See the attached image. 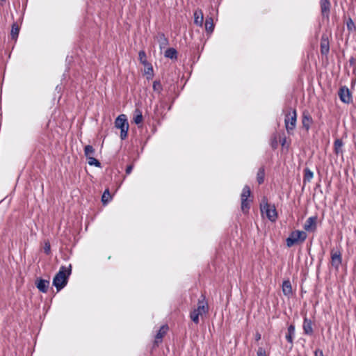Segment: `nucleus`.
I'll use <instances>...</instances> for the list:
<instances>
[{"instance_id":"nucleus-1","label":"nucleus","mask_w":356,"mask_h":356,"mask_svg":"<svg viewBox=\"0 0 356 356\" xmlns=\"http://www.w3.org/2000/svg\"><path fill=\"white\" fill-rule=\"evenodd\" d=\"M71 265L68 268L62 266L59 271L56 273L53 279V285L56 288L57 291H60L64 288L67 283L68 277L71 274Z\"/></svg>"},{"instance_id":"nucleus-2","label":"nucleus","mask_w":356,"mask_h":356,"mask_svg":"<svg viewBox=\"0 0 356 356\" xmlns=\"http://www.w3.org/2000/svg\"><path fill=\"white\" fill-rule=\"evenodd\" d=\"M307 238V234L303 231L296 230L292 232L289 236L286 238V245L292 247L296 243L303 242Z\"/></svg>"},{"instance_id":"nucleus-3","label":"nucleus","mask_w":356,"mask_h":356,"mask_svg":"<svg viewBox=\"0 0 356 356\" xmlns=\"http://www.w3.org/2000/svg\"><path fill=\"white\" fill-rule=\"evenodd\" d=\"M261 211L265 213L266 217L272 222L277 219V214L275 206L269 204L266 200H264L260 206Z\"/></svg>"},{"instance_id":"nucleus-4","label":"nucleus","mask_w":356,"mask_h":356,"mask_svg":"<svg viewBox=\"0 0 356 356\" xmlns=\"http://www.w3.org/2000/svg\"><path fill=\"white\" fill-rule=\"evenodd\" d=\"M297 120V114L296 109H293L291 112H289L286 115L284 122L286 129L289 133L293 130L296 127Z\"/></svg>"},{"instance_id":"nucleus-5","label":"nucleus","mask_w":356,"mask_h":356,"mask_svg":"<svg viewBox=\"0 0 356 356\" xmlns=\"http://www.w3.org/2000/svg\"><path fill=\"white\" fill-rule=\"evenodd\" d=\"M251 191L248 186H245L241 195V209L243 212L247 213L250 209V201L248 197L250 196Z\"/></svg>"},{"instance_id":"nucleus-6","label":"nucleus","mask_w":356,"mask_h":356,"mask_svg":"<svg viewBox=\"0 0 356 356\" xmlns=\"http://www.w3.org/2000/svg\"><path fill=\"white\" fill-rule=\"evenodd\" d=\"M339 97L340 100L345 103V104H349L352 102V97L350 92L349 89L346 87L343 86L341 87L339 90Z\"/></svg>"},{"instance_id":"nucleus-7","label":"nucleus","mask_w":356,"mask_h":356,"mask_svg":"<svg viewBox=\"0 0 356 356\" xmlns=\"http://www.w3.org/2000/svg\"><path fill=\"white\" fill-rule=\"evenodd\" d=\"M200 315L206 314L208 311L207 302L205 301V297L202 295L201 299L198 300L197 307L195 309Z\"/></svg>"},{"instance_id":"nucleus-8","label":"nucleus","mask_w":356,"mask_h":356,"mask_svg":"<svg viewBox=\"0 0 356 356\" xmlns=\"http://www.w3.org/2000/svg\"><path fill=\"white\" fill-rule=\"evenodd\" d=\"M115 126L118 129H129V124L125 115H120L115 121Z\"/></svg>"},{"instance_id":"nucleus-9","label":"nucleus","mask_w":356,"mask_h":356,"mask_svg":"<svg viewBox=\"0 0 356 356\" xmlns=\"http://www.w3.org/2000/svg\"><path fill=\"white\" fill-rule=\"evenodd\" d=\"M316 217H309L304 225V229L307 232H313L316 227Z\"/></svg>"},{"instance_id":"nucleus-10","label":"nucleus","mask_w":356,"mask_h":356,"mask_svg":"<svg viewBox=\"0 0 356 356\" xmlns=\"http://www.w3.org/2000/svg\"><path fill=\"white\" fill-rule=\"evenodd\" d=\"M35 285L40 292L47 293L49 286V281L40 278L36 280Z\"/></svg>"},{"instance_id":"nucleus-11","label":"nucleus","mask_w":356,"mask_h":356,"mask_svg":"<svg viewBox=\"0 0 356 356\" xmlns=\"http://www.w3.org/2000/svg\"><path fill=\"white\" fill-rule=\"evenodd\" d=\"M312 118L307 112H304L302 114V123L303 127L308 131L310 128V126L312 123Z\"/></svg>"},{"instance_id":"nucleus-12","label":"nucleus","mask_w":356,"mask_h":356,"mask_svg":"<svg viewBox=\"0 0 356 356\" xmlns=\"http://www.w3.org/2000/svg\"><path fill=\"white\" fill-rule=\"evenodd\" d=\"M303 330L305 334L311 335L313 333L312 323V321L305 318L303 322Z\"/></svg>"},{"instance_id":"nucleus-13","label":"nucleus","mask_w":356,"mask_h":356,"mask_svg":"<svg viewBox=\"0 0 356 356\" xmlns=\"http://www.w3.org/2000/svg\"><path fill=\"white\" fill-rule=\"evenodd\" d=\"M330 8V3L328 0H321V9L323 16H328Z\"/></svg>"},{"instance_id":"nucleus-14","label":"nucleus","mask_w":356,"mask_h":356,"mask_svg":"<svg viewBox=\"0 0 356 356\" xmlns=\"http://www.w3.org/2000/svg\"><path fill=\"white\" fill-rule=\"evenodd\" d=\"M168 330V327L167 325H163L161 327L160 330H159L158 333L156 335V339L154 341L156 344H158L161 341L162 338L166 334Z\"/></svg>"},{"instance_id":"nucleus-15","label":"nucleus","mask_w":356,"mask_h":356,"mask_svg":"<svg viewBox=\"0 0 356 356\" xmlns=\"http://www.w3.org/2000/svg\"><path fill=\"white\" fill-rule=\"evenodd\" d=\"M203 13L201 10H197L194 13V23L197 26H202L203 24Z\"/></svg>"},{"instance_id":"nucleus-16","label":"nucleus","mask_w":356,"mask_h":356,"mask_svg":"<svg viewBox=\"0 0 356 356\" xmlns=\"http://www.w3.org/2000/svg\"><path fill=\"white\" fill-rule=\"evenodd\" d=\"M332 264L338 268L341 263V254L339 252H332Z\"/></svg>"},{"instance_id":"nucleus-17","label":"nucleus","mask_w":356,"mask_h":356,"mask_svg":"<svg viewBox=\"0 0 356 356\" xmlns=\"http://www.w3.org/2000/svg\"><path fill=\"white\" fill-rule=\"evenodd\" d=\"M295 335V327L293 325H291L288 327L287 333L286 334V340L291 344L290 348H292L293 346V340Z\"/></svg>"},{"instance_id":"nucleus-18","label":"nucleus","mask_w":356,"mask_h":356,"mask_svg":"<svg viewBox=\"0 0 356 356\" xmlns=\"http://www.w3.org/2000/svg\"><path fill=\"white\" fill-rule=\"evenodd\" d=\"M282 291L283 293L286 296H289L292 293V287L291 284L289 280H286L283 282L282 284Z\"/></svg>"},{"instance_id":"nucleus-19","label":"nucleus","mask_w":356,"mask_h":356,"mask_svg":"<svg viewBox=\"0 0 356 356\" xmlns=\"http://www.w3.org/2000/svg\"><path fill=\"white\" fill-rule=\"evenodd\" d=\"M95 152V149L92 145H88L84 147V154L86 158L93 156Z\"/></svg>"},{"instance_id":"nucleus-20","label":"nucleus","mask_w":356,"mask_h":356,"mask_svg":"<svg viewBox=\"0 0 356 356\" xmlns=\"http://www.w3.org/2000/svg\"><path fill=\"white\" fill-rule=\"evenodd\" d=\"M177 51L174 48H169L165 52V56L171 59L177 58Z\"/></svg>"},{"instance_id":"nucleus-21","label":"nucleus","mask_w":356,"mask_h":356,"mask_svg":"<svg viewBox=\"0 0 356 356\" xmlns=\"http://www.w3.org/2000/svg\"><path fill=\"white\" fill-rule=\"evenodd\" d=\"M343 142L340 139H337L334 141V152L337 154L342 153Z\"/></svg>"},{"instance_id":"nucleus-22","label":"nucleus","mask_w":356,"mask_h":356,"mask_svg":"<svg viewBox=\"0 0 356 356\" xmlns=\"http://www.w3.org/2000/svg\"><path fill=\"white\" fill-rule=\"evenodd\" d=\"M205 29L208 32H212L213 31L214 25L211 17L206 19Z\"/></svg>"},{"instance_id":"nucleus-23","label":"nucleus","mask_w":356,"mask_h":356,"mask_svg":"<svg viewBox=\"0 0 356 356\" xmlns=\"http://www.w3.org/2000/svg\"><path fill=\"white\" fill-rule=\"evenodd\" d=\"M134 121L136 124H140L143 121L142 113L138 109L136 110V111H135Z\"/></svg>"},{"instance_id":"nucleus-24","label":"nucleus","mask_w":356,"mask_h":356,"mask_svg":"<svg viewBox=\"0 0 356 356\" xmlns=\"http://www.w3.org/2000/svg\"><path fill=\"white\" fill-rule=\"evenodd\" d=\"M145 74L147 75V79H152L153 76V67L150 63H147L146 66H145Z\"/></svg>"},{"instance_id":"nucleus-25","label":"nucleus","mask_w":356,"mask_h":356,"mask_svg":"<svg viewBox=\"0 0 356 356\" xmlns=\"http://www.w3.org/2000/svg\"><path fill=\"white\" fill-rule=\"evenodd\" d=\"M321 50L323 54H327L329 51V45L326 40L322 39L321 44Z\"/></svg>"},{"instance_id":"nucleus-26","label":"nucleus","mask_w":356,"mask_h":356,"mask_svg":"<svg viewBox=\"0 0 356 356\" xmlns=\"http://www.w3.org/2000/svg\"><path fill=\"white\" fill-rule=\"evenodd\" d=\"M111 199V196L109 192L108 189L105 190L104 192L102 197V201L104 204H106L109 202V200Z\"/></svg>"},{"instance_id":"nucleus-27","label":"nucleus","mask_w":356,"mask_h":356,"mask_svg":"<svg viewBox=\"0 0 356 356\" xmlns=\"http://www.w3.org/2000/svg\"><path fill=\"white\" fill-rule=\"evenodd\" d=\"M264 169L260 168L257 172V179L259 184H262L264 180Z\"/></svg>"},{"instance_id":"nucleus-28","label":"nucleus","mask_w":356,"mask_h":356,"mask_svg":"<svg viewBox=\"0 0 356 356\" xmlns=\"http://www.w3.org/2000/svg\"><path fill=\"white\" fill-rule=\"evenodd\" d=\"M138 57L140 62L144 65L146 66L147 65L148 62L146 58V54L144 51H140L138 54Z\"/></svg>"},{"instance_id":"nucleus-29","label":"nucleus","mask_w":356,"mask_h":356,"mask_svg":"<svg viewBox=\"0 0 356 356\" xmlns=\"http://www.w3.org/2000/svg\"><path fill=\"white\" fill-rule=\"evenodd\" d=\"M153 90L157 93H161L163 90L162 85L160 81H154L153 83Z\"/></svg>"},{"instance_id":"nucleus-30","label":"nucleus","mask_w":356,"mask_h":356,"mask_svg":"<svg viewBox=\"0 0 356 356\" xmlns=\"http://www.w3.org/2000/svg\"><path fill=\"white\" fill-rule=\"evenodd\" d=\"M314 174L313 172L308 168L305 170V175H304V181H310L313 178Z\"/></svg>"},{"instance_id":"nucleus-31","label":"nucleus","mask_w":356,"mask_h":356,"mask_svg":"<svg viewBox=\"0 0 356 356\" xmlns=\"http://www.w3.org/2000/svg\"><path fill=\"white\" fill-rule=\"evenodd\" d=\"M87 159H88V163L90 165H95L96 167L101 166L100 162L98 160H97L96 159H95L94 156L88 157V158H87Z\"/></svg>"},{"instance_id":"nucleus-32","label":"nucleus","mask_w":356,"mask_h":356,"mask_svg":"<svg viewBox=\"0 0 356 356\" xmlns=\"http://www.w3.org/2000/svg\"><path fill=\"white\" fill-rule=\"evenodd\" d=\"M200 316V314L195 309L192 311L191 312V315H190L191 320L196 324H197L199 323V316Z\"/></svg>"},{"instance_id":"nucleus-33","label":"nucleus","mask_w":356,"mask_h":356,"mask_svg":"<svg viewBox=\"0 0 356 356\" xmlns=\"http://www.w3.org/2000/svg\"><path fill=\"white\" fill-rule=\"evenodd\" d=\"M19 29L17 25L13 24L11 29V36L13 39H16L18 36Z\"/></svg>"},{"instance_id":"nucleus-34","label":"nucleus","mask_w":356,"mask_h":356,"mask_svg":"<svg viewBox=\"0 0 356 356\" xmlns=\"http://www.w3.org/2000/svg\"><path fill=\"white\" fill-rule=\"evenodd\" d=\"M347 28L349 31H353L355 29V24L350 18L347 22Z\"/></svg>"},{"instance_id":"nucleus-35","label":"nucleus","mask_w":356,"mask_h":356,"mask_svg":"<svg viewBox=\"0 0 356 356\" xmlns=\"http://www.w3.org/2000/svg\"><path fill=\"white\" fill-rule=\"evenodd\" d=\"M120 129L121 130V131H120V138H121L122 140H124L127 136V132H128L129 129L122 128V129Z\"/></svg>"},{"instance_id":"nucleus-36","label":"nucleus","mask_w":356,"mask_h":356,"mask_svg":"<svg viewBox=\"0 0 356 356\" xmlns=\"http://www.w3.org/2000/svg\"><path fill=\"white\" fill-rule=\"evenodd\" d=\"M50 250H51V246H50V244L48 242H46L44 243V252L47 254H49L50 253Z\"/></svg>"},{"instance_id":"nucleus-37","label":"nucleus","mask_w":356,"mask_h":356,"mask_svg":"<svg viewBox=\"0 0 356 356\" xmlns=\"http://www.w3.org/2000/svg\"><path fill=\"white\" fill-rule=\"evenodd\" d=\"M257 355L258 356H267L266 351L262 348H259L258 349Z\"/></svg>"},{"instance_id":"nucleus-38","label":"nucleus","mask_w":356,"mask_h":356,"mask_svg":"<svg viewBox=\"0 0 356 356\" xmlns=\"http://www.w3.org/2000/svg\"><path fill=\"white\" fill-rule=\"evenodd\" d=\"M160 38H161V40H162V41H161V44H163V45H165V44H167V42H168V40H167V39L165 38L164 35H163V34H161V35H160Z\"/></svg>"},{"instance_id":"nucleus-39","label":"nucleus","mask_w":356,"mask_h":356,"mask_svg":"<svg viewBox=\"0 0 356 356\" xmlns=\"http://www.w3.org/2000/svg\"><path fill=\"white\" fill-rule=\"evenodd\" d=\"M132 169H133V165H130L129 166H127V169H126V173L127 174H130L132 171Z\"/></svg>"},{"instance_id":"nucleus-40","label":"nucleus","mask_w":356,"mask_h":356,"mask_svg":"<svg viewBox=\"0 0 356 356\" xmlns=\"http://www.w3.org/2000/svg\"><path fill=\"white\" fill-rule=\"evenodd\" d=\"M315 356H323V353L322 350H316L314 353Z\"/></svg>"},{"instance_id":"nucleus-41","label":"nucleus","mask_w":356,"mask_h":356,"mask_svg":"<svg viewBox=\"0 0 356 356\" xmlns=\"http://www.w3.org/2000/svg\"><path fill=\"white\" fill-rule=\"evenodd\" d=\"M261 334L259 332H256V334H255V340L256 341H259V340L261 339Z\"/></svg>"},{"instance_id":"nucleus-42","label":"nucleus","mask_w":356,"mask_h":356,"mask_svg":"<svg viewBox=\"0 0 356 356\" xmlns=\"http://www.w3.org/2000/svg\"><path fill=\"white\" fill-rule=\"evenodd\" d=\"M280 141L281 143V145L284 146L286 143V137L284 136L283 138H280Z\"/></svg>"},{"instance_id":"nucleus-43","label":"nucleus","mask_w":356,"mask_h":356,"mask_svg":"<svg viewBox=\"0 0 356 356\" xmlns=\"http://www.w3.org/2000/svg\"><path fill=\"white\" fill-rule=\"evenodd\" d=\"M273 144H275V145H273V146L274 147H276V146H277V141L275 140V142H273Z\"/></svg>"},{"instance_id":"nucleus-44","label":"nucleus","mask_w":356,"mask_h":356,"mask_svg":"<svg viewBox=\"0 0 356 356\" xmlns=\"http://www.w3.org/2000/svg\"><path fill=\"white\" fill-rule=\"evenodd\" d=\"M273 144H275V145H273V146L274 147H276V146H277V141L275 140V142H273Z\"/></svg>"},{"instance_id":"nucleus-45","label":"nucleus","mask_w":356,"mask_h":356,"mask_svg":"<svg viewBox=\"0 0 356 356\" xmlns=\"http://www.w3.org/2000/svg\"><path fill=\"white\" fill-rule=\"evenodd\" d=\"M6 0H0V4H3V3Z\"/></svg>"}]
</instances>
